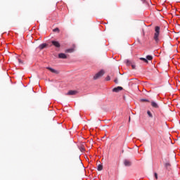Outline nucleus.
<instances>
[{
	"mask_svg": "<svg viewBox=\"0 0 180 180\" xmlns=\"http://www.w3.org/2000/svg\"><path fill=\"white\" fill-rule=\"evenodd\" d=\"M160 27L156 26L155 27V34L153 36V40H155V43H158L160 41Z\"/></svg>",
	"mask_w": 180,
	"mask_h": 180,
	"instance_id": "nucleus-1",
	"label": "nucleus"
},
{
	"mask_svg": "<svg viewBox=\"0 0 180 180\" xmlns=\"http://www.w3.org/2000/svg\"><path fill=\"white\" fill-rule=\"evenodd\" d=\"M103 75H105V70H101L94 76L93 79L94 80L99 79V78H102Z\"/></svg>",
	"mask_w": 180,
	"mask_h": 180,
	"instance_id": "nucleus-2",
	"label": "nucleus"
},
{
	"mask_svg": "<svg viewBox=\"0 0 180 180\" xmlns=\"http://www.w3.org/2000/svg\"><path fill=\"white\" fill-rule=\"evenodd\" d=\"M51 44H53V46H54L57 49H60V47H61V44H60V42L57 41H52Z\"/></svg>",
	"mask_w": 180,
	"mask_h": 180,
	"instance_id": "nucleus-3",
	"label": "nucleus"
},
{
	"mask_svg": "<svg viewBox=\"0 0 180 180\" xmlns=\"http://www.w3.org/2000/svg\"><path fill=\"white\" fill-rule=\"evenodd\" d=\"M46 70H49V71H51V72H53V74H60V72H58V70H56L55 69H53L50 67H47Z\"/></svg>",
	"mask_w": 180,
	"mask_h": 180,
	"instance_id": "nucleus-4",
	"label": "nucleus"
},
{
	"mask_svg": "<svg viewBox=\"0 0 180 180\" xmlns=\"http://www.w3.org/2000/svg\"><path fill=\"white\" fill-rule=\"evenodd\" d=\"M124 165H125V167H131V162L129 160H124Z\"/></svg>",
	"mask_w": 180,
	"mask_h": 180,
	"instance_id": "nucleus-5",
	"label": "nucleus"
},
{
	"mask_svg": "<svg viewBox=\"0 0 180 180\" xmlns=\"http://www.w3.org/2000/svg\"><path fill=\"white\" fill-rule=\"evenodd\" d=\"M123 90V87L122 86H117L112 89V92H120V91Z\"/></svg>",
	"mask_w": 180,
	"mask_h": 180,
	"instance_id": "nucleus-6",
	"label": "nucleus"
},
{
	"mask_svg": "<svg viewBox=\"0 0 180 180\" xmlns=\"http://www.w3.org/2000/svg\"><path fill=\"white\" fill-rule=\"evenodd\" d=\"M151 106H152V108H155V109H158V108H160L158 104L157 103H155V101H151Z\"/></svg>",
	"mask_w": 180,
	"mask_h": 180,
	"instance_id": "nucleus-7",
	"label": "nucleus"
},
{
	"mask_svg": "<svg viewBox=\"0 0 180 180\" xmlns=\"http://www.w3.org/2000/svg\"><path fill=\"white\" fill-rule=\"evenodd\" d=\"M77 93L78 91H77L70 90L66 94V95H77Z\"/></svg>",
	"mask_w": 180,
	"mask_h": 180,
	"instance_id": "nucleus-8",
	"label": "nucleus"
},
{
	"mask_svg": "<svg viewBox=\"0 0 180 180\" xmlns=\"http://www.w3.org/2000/svg\"><path fill=\"white\" fill-rule=\"evenodd\" d=\"M58 58L65 59L67 58V55H65V53H59Z\"/></svg>",
	"mask_w": 180,
	"mask_h": 180,
	"instance_id": "nucleus-9",
	"label": "nucleus"
},
{
	"mask_svg": "<svg viewBox=\"0 0 180 180\" xmlns=\"http://www.w3.org/2000/svg\"><path fill=\"white\" fill-rule=\"evenodd\" d=\"M39 49L40 50H43V49H46V47H47V44H41V45H39Z\"/></svg>",
	"mask_w": 180,
	"mask_h": 180,
	"instance_id": "nucleus-10",
	"label": "nucleus"
},
{
	"mask_svg": "<svg viewBox=\"0 0 180 180\" xmlns=\"http://www.w3.org/2000/svg\"><path fill=\"white\" fill-rule=\"evenodd\" d=\"M97 169L98 171H102L103 169V166L102 165H98Z\"/></svg>",
	"mask_w": 180,
	"mask_h": 180,
	"instance_id": "nucleus-11",
	"label": "nucleus"
},
{
	"mask_svg": "<svg viewBox=\"0 0 180 180\" xmlns=\"http://www.w3.org/2000/svg\"><path fill=\"white\" fill-rule=\"evenodd\" d=\"M65 53H74V49H69L65 51Z\"/></svg>",
	"mask_w": 180,
	"mask_h": 180,
	"instance_id": "nucleus-12",
	"label": "nucleus"
},
{
	"mask_svg": "<svg viewBox=\"0 0 180 180\" xmlns=\"http://www.w3.org/2000/svg\"><path fill=\"white\" fill-rule=\"evenodd\" d=\"M146 59L148 60L149 61H151V60H153V56L148 55L146 56Z\"/></svg>",
	"mask_w": 180,
	"mask_h": 180,
	"instance_id": "nucleus-13",
	"label": "nucleus"
},
{
	"mask_svg": "<svg viewBox=\"0 0 180 180\" xmlns=\"http://www.w3.org/2000/svg\"><path fill=\"white\" fill-rule=\"evenodd\" d=\"M140 60H141V61H144V63H148V60L146 59V58H140Z\"/></svg>",
	"mask_w": 180,
	"mask_h": 180,
	"instance_id": "nucleus-14",
	"label": "nucleus"
},
{
	"mask_svg": "<svg viewBox=\"0 0 180 180\" xmlns=\"http://www.w3.org/2000/svg\"><path fill=\"white\" fill-rule=\"evenodd\" d=\"M148 115L149 116V117L153 118V114H151V112L150 110L147 111Z\"/></svg>",
	"mask_w": 180,
	"mask_h": 180,
	"instance_id": "nucleus-15",
	"label": "nucleus"
},
{
	"mask_svg": "<svg viewBox=\"0 0 180 180\" xmlns=\"http://www.w3.org/2000/svg\"><path fill=\"white\" fill-rule=\"evenodd\" d=\"M53 32H58V33H60V29H58V28H55V29H53Z\"/></svg>",
	"mask_w": 180,
	"mask_h": 180,
	"instance_id": "nucleus-16",
	"label": "nucleus"
},
{
	"mask_svg": "<svg viewBox=\"0 0 180 180\" xmlns=\"http://www.w3.org/2000/svg\"><path fill=\"white\" fill-rule=\"evenodd\" d=\"M165 167L166 168H168L169 167H171V164H169V162L165 163Z\"/></svg>",
	"mask_w": 180,
	"mask_h": 180,
	"instance_id": "nucleus-17",
	"label": "nucleus"
},
{
	"mask_svg": "<svg viewBox=\"0 0 180 180\" xmlns=\"http://www.w3.org/2000/svg\"><path fill=\"white\" fill-rule=\"evenodd\" d=\"M141 102H150V101L147 99H141Z\"/></svg>",
	"mask_w": 180,
	"mask_h": 180,
	"instance_id": "nucleus-18",
	"label": "nucleus"
},
{
	"mask_svg": "<svg viewBox=\"0 0 180 180\" xmlns=\"http://www.w3.org/2000/svg\"><path fill=\"white\" fill-rule=\"evenodd\" d=\"M131 62L130 60H127V65H130Z\"/></svg>",
	"mask_w": 180,
	"mask_h": 180,
	"instance_id": "nucleus-19",
	"label": "nucleus"
},
{
	"mask_svg": "<svg viewBox=\"0 0 180 180\" xmlns=\"http://www.w3.org/2000/svg\"><path fill=\"white\" fill-rule=\"evenodd\" d=\"M105 79H106L107 81H110V76H107L106 78H105Z\"/></svg>",
	"mask_w": 180,
	"mask_h": 180,
	"instance_id": "nucleus-20",
	"label": "nucleus"
},
{
	"mask_svg": "<svg viewBox=\"0 0 180 180\" xmlns=\"http://www.w3.org/2000/svg\"><path fill=\"white\" fill-rule=\"evenodd\" d=\"M155 179H158V174L155 173Z\"/></svg>",
	"mask_w": 180,
	"mask_h": 180,
	"instance_id": "nucleus-21",
	"label": "nucleus"
},
{
	"mask_svg": "<svg viewBox=\"0 0 180 180\" xmlns=\"http://www.w3.org/2000/svg\"><path fill=\"white\" fill-rule=\"evenodd\" d=\"M114 82H115L116 84H119V81L117 80V78H116V79H115Z\"/></svg>",
	"mask_w": 180,
	"mask_h": 180,
	"instance_id": "nucleus-22",
	"label": "nucleus"
},
{
	"mask_svg": "<svg viewBox=\"0 0 180 180\" xmlns=\"http://www.w3.org/2000/svg\"><path fill=\"white\" fill-rule=\"evenodd\" d=\"M18 63H19L20 64H23V62H22V60H20V59H18Z\"/></svg>",
	"mask_w": 180,
	"mask_h": 180,
	"instance_id": "nucleus-23",
	"label": "nucleus"
},
{
	"mask_svg": "<svg viewBox=\"0 0 180 180\" xmlns=\"http://www.w3.org/2000/svg\"><path fill=\"white\" fill-rule=\"evenodd\" d=\"M132 69L136 70V65H131Z\"/></svg>",
	"mask_w": 180,
	"mask_h": 180,
	"instance_id": "nucleus-24",
	"label": "nucleus"
},
{
	"mask_svg": "<svg viewBox=\"0 0 180 180\" xmlns=\"http://www.w3.org/2000/svg\"><path fill=\"white\" fill-rule=\"evenodd\" d=\"M131 119H130V117H129V122H130Z\"/></svg>",
	"mask_w": 180,
	"mask_h": 180,
	"instance_id": "nucleus-25",
	"label": "nucleus"
}]
</instances>
